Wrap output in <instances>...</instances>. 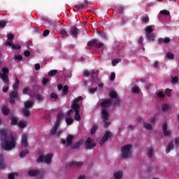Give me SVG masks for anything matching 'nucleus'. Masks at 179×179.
<instances>
[{"mask_svg":"<svg viewBox=\"0 0 179 179\" xmlns=\"http://www.w3.org/2000/svg\"><path fill=\"white\" fill-rule=\"evenodd\" d=\"M143 23H149V17H143Z\"/></svg>","mask_w":179,"mask_h":179,"instance_id":"obj_57","label":"nucleus"},{"mask_svg":"<svg viewBox=\"0 0 179 179\" xmlns=\"http://www.w3.org/2000/svg\"><path fill=\"white\" fill-rule=\"evenodd\" d=\"M83 166V162H76V161H71L66 164V167H80Z\"/></svg>","mask_w":179,"mask_h":179,"instance_id":"obj_16","label":"nucleus"},{"mask_svg":"<svg viewBox=\"0 0 179 179\" xmlns=\"http://www.w3.org/2000/svg\"><path fill=\"white\" fill-rule=\"evenodd\" d=\"M35 98L38 101H43V96H41L40 94H36L35 95Z\"/></svg>","mask_w":179,"mask_h":179,"instance_id":"obj_41","label":"nucleus"},{"mask_svg":"<svg viewBox=\"0 0 179 179\" xmlns=\"http://www.w3.org/2000/svg\"><path fill=\"white\" fill-rule=\"evenodd\" d=\"M69 90V88L68 87V85H65L63 88V94H67Z\"/></svg>","mask_w":179,"mask_h":179,"instance_id":"obj_49","label":"nucleus"},{"mask_svg":"<svg viewBox=\"0 0 179 179\" xmlns=\"http://www.w3.org/2000/svg\"><path fill=\"white\" fill-rule=\"evenodd\" d=\"M162 130H163V132H164V134L165 135V136H170V135H171V132L170 131L167 130V123L166 122L163 123Z\"/></svg>","mask_w":179,"mask_h":179,"instance_id":"obj_19","label":"nucleus"},{"mask_svg":"<svg viewBox=\"0 0 179 179\" xmlns=\"http://www.w3.org/2000/svg\"><path fill=\"white\" fill-rule=\"evenodd\" d=\"M50 98L51 99H55L57 100V99H58V94H57L55 92H52L50 94Z\"/></svg>","mask_w":179,"mask_h":179,"instance_id":"obj_52","label":"nucleus"},{"mask_svg":"<svg viewBox=\"0 0 179 179\" xmlns=\"http://www.w3.org/2000/svg\"><path fill=\"white\" fill-rule=\"evenodd\" d=\"M83 145V140H80L75 143L72 146L71 149H79L80 145Z\"/></svg>","mask_w":179,"mask_h":179,"instance_id":"obj_23","label":"nucleus"},{"mask_svg":"<svg viewBox=\"0 0 179 179\" xmlns=\"http://www.w3.org/2000/svg\"><path fill=\"white\" fill-rule=\"evenodd\" d=\"M59 124H57L55 123L54 127L51 129L50 134V135H52V136H54V135H58V136H59V135H61V134H62V130L59 129L58 130V127H59Z\"/></svg>","mask_w":179,"mask_h":179,"instance_id":"obj_13","label":"nucleus"},{"mask_svg":"<svg viewBox=\"0 0 179 179\" xmlns=\"http://www.w3.org/2000/svg\"><path fill=\"white\" fill-rule=\"evenodd\" d=\"M113 106L116 107H120V97L115 99Z\"/></svg>","mask_w":179,"mask_h":179,"instance_id":"obj_38","label":"nucleus"},{"mask_svg":"<svg viewBox=\"0 0 179 179\" xmlns=\"http://www.w3.org/2000/svg\"><path fill=\"white\" fill-rule=\"evenodd\" d=\"M96 92H97V87L90 89V93H91V94H93L96 93Z\"/></svg>","mask_w":179,"mask_h":179,"instance_id":"obj_54","label":"nucleus"},{"mask_svg":"<svg viewBox=\"0 0 179 179\" xmlns=\"http://www.w3.org/2000/svg\"><path fill=\"white\" fill-rule=\"evenodd\" d=\"M18 127L19 128H26V127H27V123H26V122H23V121H21L20 122H18Z\"/></svg>","mask_w":179,"mask_h":179,"instance_id":"obj_37","label":"nucleus"},{"mask_svg":"<svg viewBox=\"0 0 179 179\" xmlns=\"http://www.w3.org/2000/svg\"><path fill=\"white\" fill-rule=\"evenodd\" d=\"M161 15H164L165 16H169L170 15V11L167 10H162L160 11Z\"/></svg>","mask_w":179,"mask_h":179,"instance_id":"obj_42","label":"nucleus"},{"mask_svg":"<svg viewBox=\"0 0 179 179\" xmlns=\"http://www.w3.org/2000/svg\"><path fill=\"white\" fill-rule=\"evenodd\" d=\"M114 178L121 179L122 178V171H117L114 173Z\"/></svg>","mask_w":179,"mask_h":179,"instance_id":"obj_32","label":"nucleus"},{"mask_svg":"<svg viewBox=\"0 0 179 179\" xmlns=\"http://www.w3.org/2000/svg\"><path fill=\"white\" fill-rule=\"evenodd\" d=\"M133 93H136V94H139V87H134L132 89Z\"/></svg>","mask_w":179,"mask_h":179,"instance_id":"obj_50","label":"nucleus"},{"mask_svg":"<svg viewBox=\"0 0 179 179\" xmlns=\"http://www.w3.org/2000/svg\"><path fill=\"white\" fill-rule=\"evenodd\" d=\"M28 176L29 177H37L36 179L44 178V175L38 169H31L28 171Z\"/></svg>","mask_w":179,"mask_h":179,"instance_id":"obj_8","label":"nucleus"},{"mask_svg":"<svg viewBox=\"0 0 179 179\" xmlns=\"http://www.w3.org/2000/svg\"><path fill=\"white\" fill-rule=\"evenodd\" d=\"M99 129V125L94 124L92 128H91V134L92 135H94L96 134V131Z\"/></svg>","mask_w":179,"mask_h":179,"instance_id":"obj_35","label":"nucleus"},{"mask_svg":"<svg viewBox=\"0 0 179 179\" xmlns=\"http://www.w3.org/2000/svg\"><path fill=\"white\" fill-rule=\"evenodd\" d=\"M132 150V144H127L121 148L122 159H128L131 157V150Z\"/></svg>","mask_w":179,"mask_h":179,"instance_id":"obj_5","label":"nucleus"},{"mask_svg":"<svg viewBox=\"0 0 179 179\" xmlns=\"http://www.w3.org/2000/svg\"><path fill=\"white\" fill-rule=\"evenodd\" d=\"M1 111L3 114V115H9V113H10V110L6 106H3L1 108Z\"/></svg>","mask_w":179,"mask_h":179,"instance_id":"obj_28","label":"nucleus"},{"mask_svg":"<svg viewBox=\"0 0 179 179\" xmlns=\"http://www.w3.org/2000/svg\"><path fill=\"white\" fill-rule=\"evenodd\" d=\"M169 108H170V105H169V103H165L162 104L161 110L163 113H166V111H168Z\"/></svg>","mask_w":179,"mask_h":179,"instance_id":"obj_26","label":"nucleus"},{"mask_svg":"<svg viewBox=\"0 0 179 179\" xmlns=\"http://www.w3.org/2000/svg\"><path fill=\"white\" fill-rule=\"evenodd\" d=\"M21 111L24 117H26L27 118H29V117H30V110H29L28 108H23Z\"/></svg>","mask_w":179,"mask_h":179,"instance_id":"obj_25","label":"nucleus"},{"mask_svg":"<svg viewBox=\"0 0 179 179\" xmlns=\"http://www.w3.org/2000/svg\"><path fill=\"white\" fill-rule=\"evenodd\" d=\"M110 79V80H114V79H115V73H111Z\"/></svg>","mask_w":179,"mask_h":179,"instance_id":"obj_63","label":"nucleus"},{"mask_svg":"<svg viewBox=\"0 0 179 179\" xmlns=\"http://www.w3.org/2000/svg\"><path fill=\"white\" fill-rule=\"evenodd\" d=\"M8 179H15V173H10L8 174Z\"/></svg>","mask_w":179,"mask_h":179,"instance_id":"obj_60","label":"nucleus"},{"mask_svg":"<svg viewBox=\"0 0 179 179\" xmlns=\"http://www.w3.org/2000/svg\"><path fill=\"white\" fill-rule=\"evenodd\" d=\"M48 34H50V30H48V29L45 30L43 33V37H47V36H48Z\"/></svg>","mask_w":179,"mask_h":179,"instance_id":"obj_56","label":"nucleus"},{"mask_svg":"<svg viewBox=\"0 0 179 179\" xmlns=\"http://www.w3.org/2000/svg\"><path fill=\"white\" fill-rule=\"evenodd\" d=\"M27 138H29V136L27 135V134L24 133L22 135L21 146H23V148H27L29 146V141H27Z\"/></svg>","mask_w":179,"mask_h":179,"instance_id":"obj_15","label":"nucleus"},{"mask_svg":"<svg viewBox=\"0 0 179 179\" xmlns=\"http://www.w3.org/2000/svg\"><path fill=\"white\" fill-rule=\"evenodd\" d=\"M73 118L72 117H66V123L67 124L68 126L69 125H72V124H73Z\"/></svg>","mask_w":179,"mask_h":179,"instance_id":"obj_36","label":"nucleus"},{"mask_svg":"<svg viewBox=\"0 0 179 179\" xmlns=\"http://www.w3.org/2000/svg\"><path fill=\"white\" fill-rule=\"evenodd\" d=\"M56 73H58L57 70H51L49 71L48 75L50 76H55Z\"/></svg>","mask_w":179,"mask_h":179,"instance_id":"obj_40","label":"nucleus"},{"mask_svg":"<svg viewBox=\"0 0 179 179\" xmlns=\"http://www.w3.org/2000/svg\"><path fill=\"white\" fill-rule=\"evenodd\" d=\"M173 149H174V144L173 142H170L166 148V153H170V151L173 150Z\"/></svg>","mask_w":179,"mask_h":179,"instance_id":"obj_31","label":"nucleus"},{"mask_svg":"<svg viewBox=\"0 0 179 179\" xmlns=\"http://www.w3.org/2000/svg\"><path fill=\"white\" fill-rule=\"evenodd\" d=\"M83 99V97L80 96L74 99L73 101V103L71 104V108H73V110L75 111L74 120L76 121H80V120L82 119V117H80V114H79L80 111V105L78 103V101H80Z\"/></svg>","mask_w":179,"mask_h":179,"instance_id":"obj_3","label":"nucleus"},{"mask_svg":"<svg viewBox=\"0 0 179 179\" xmlns=\"http://www.w3.org/2000/svg\"><path fill=\"white\" fill-rule=\"evenodd\" d=\"M19 85H20V81L19 80V78H16V81L13 85V90H17V89H19Z\"/></svg>","mask_w":179,"mask_h":179,"instance_id":"obj_29","label":"nucleus"},{"mask_svg":"<svg viewBox=\"0 0 179 179\" xmlns=\"http://www.w3.org/2000/svg\"><path fill=\"white\" fill-rule=\"evenodd\" d=\"M62 143L63 145L66 144V148L71 146V145L73 143V136L71 134H69L68 136L66 137V140L62 138Z\"/></svg>","mask_w":179,"mask_h":179,"instance_id":"obj_11","label":"nucleus"},{"mask_svg":"<svg viewBox=\"0 0 179 179\" xmlns=\"http://www.w3.org/2000/svg\"><path fill=\"white\" fill-rule=\"evenodd\" d=\"M112 103V99H104L100 103V106L102 108L101 110V118L104 123V128H108L109 125H111V122L108 121V120H110V113H108L106 108L111 107Z\"/></svg>","mask_w":179,"mask_h":179,"instance_id":"obj_2","label":"nucleus"},{"mask_svg":"<svg viewBox=\"0 0 179 179\" xmlns=\"http://www.w3.org/2000/svg\"><path fill=\"white\" fill-rule=\"evenodd\" d=\"M93 148H96V143L93 141L92 138H87L85 142V148L86 149H93Z\"/></svg>","mask_w":179,"mask_h":179,"instance_id":"obj_14","label":"nucleus"},{"mask_svg":"<svg viewBox=\"0 0 179 179\" xmlns=\"http://www.w3.org/2000/svg\"><path fill=\"white\" fill-rule=\"evenodd\" d=\"M1 72L3 73H0V78L1 80H3V82L6 83V85H9V77L8 76V75L9 74V69L6 67H3L1 69Z\"/></svg>","mask_w":179,"mask_h":179,"instance_id":"obj_6","label":"nucleus"},{"mask_svg":"<svg viewBox=\"0 0 179 179\" xmlns=\"http://www.w3.org/2000/svg\"><path fill=\"white\" fill-rule=\"evenodd\" d=\"M171 40L169 37H165L164 38H160L158 39V44L160 45L161 44H163L164 43L165 44H169L170 43Z\"/></svg>","mask_w":179,"mask_h":179,"instance_id":"obj_21","label":"nucleus"},{"mask_svg":"<svg viewBox=\"0 0 179 179\" xmlns=\"http://www.w3.org/2000/svg\"><path fill=\"white\" fill-rule=\"evenodd\" d=\"M18 94H19L17 92V91H12L9 94V103L11 104H15V99H17Z\"/></svg>","mask_w":179,"mask_h":179,"instance_id":"obj_17","label":"nucleus"},{"mask_svg":"<svg viewBox=\"0 0 179 179\" xmlns=\"http://www.w3.org/2000/svg\"><path fill=\"white\" fill-rule=\"evenodd\" d=\"M8 40H13L15 38V36L12 34H9L7 35Z\"/></svg>","mask_w":179,"mask_h":179,"instance_id":"obj_55","label":"nucleus"},{"mask_svg":"<svg viewBox=\"0 0 179 179\" xmlns=\"http://www.w3.org/2000/svg\"><path fill=\"white\" fill-rule=\"evenodd\" d=\"M6 26V22L0 21V29H3Z\"/></svg>","mask_w":179,"mask_h":179,"instance_id":"obj_51","label":"nucleus"},{"mask_svg":"<svg viewBox=\"0 0 179 179\" xmlns=\"http://www.w3.org/2000/svg\"><path fill=\"white\" fill-rule=\"evenodd\" d=\"M14 59H16L17 61H22L23 59V56L20 55H15L14 56Z\"/></svg>","mask_w":179,"mask_h":179,"instance_id":"obj_44","label":"nucleus"},{"mask_svg":"<svg viewBox=\"0 0 179 179\" xmlns=\"http://www.w3.org/2000/svg\"><path fill=\"white\" fill-rule=\"evenodd\" d=\"M157 96L159 97V99H164V94H163V92H158Z\"/></svg>","mask_w":179,"mask_h":179,"instance_id":"obj_59","label":"nucleus"},{"mask_svg":"<svg viewBox=\"0 0 179 179\" xmlns=\"http://www.w3.org/2000/svg\"><path fill=\"white\" fill-rule=\"evenodd\" d=\"M20 48H21V46L19 44H13L12 45V49L13 50H20Z\"/></svg>","mask_w":179,"mask_h":179,"instance_id":"obj_47","label":"nucleus"},{"mask_svg":"<svg viewBox=\"0 0 179 179\" xmlns=\"http://www.w3.org/2000/svg\"><path fill=\"white\" fill-rule=\"evenodd\" d=\"M171 83H173V85L178 83V77L176 76V77L172 78Z\"/></svg>","mask_w":179,"mask_h":179,"instance_id":"obj_46","label":"nucleus"},{"mask_svg":"<svg viewBox=\"0 0 179 179\" xmlns=\"http://www.w3.org/2000/svg\"><path fill=\"white\" fill-rule=\"evenodd\" d=\"M5 167H6V165L3 162V155L0 154V169H3Z\"/></svg>","mask_w":179,"mask_h":179,"instance_id":"obj_27","label":"nucleus"},{"mask_svg":"<svg viewBox=\"0 0 179 179\" xmlns=\"http://www.w3.org/2000/svg\"><path fill=\"white\" fill-rule=\"evenodd\" d=\"M143 127L145 128L147 131H152V124H150V123L144 122Z\"/></svg>","mask_w":179,"mask_h":179,"instance_id":"obj_34","label":"nucleus"},{"mask_svg":"<svg viewBox=\"0 0 179 179\" xmlns=\"http://www.w3.org/2000/svg\"><path fill=\"white\" fill-rule=\"evenodd\" d=\"M148 155L149 157H153V148H150L148 150Z\"/></svg>","mask_w":179,"mask_h":179,"instance_id":"obj_43","label":"nucleus"},{"mask_svg":"<svg viewBox=\"0 0 179 179\" xmlns=\"http://www.w3.org/2000/svg\"><path fill=\"white\" fill-rule=\"evenodd\" d=\"M48 82H50V79L43 78V81H42V83H43V85H47V83H48Z\"/></svg>","mask_w":179,"mask_h":179,"instance_id":"obj_58","label":"nucleus"},{"mask_svg":"<svg viewBox=\"0 0 179 179\" xmlns=\"http://www.w3.org/2000/svg\"><path fill=\"white\" fill-rule=\"evenodd\" d=\"M165 94H166V96L168 97H170V96H171V91L170 89H166L165 91Z\"/></svg>","mask_w":179,"mask_h":179,"instance_id":"obj_53","label":"nucleus"},{"mask_svg":"<svg viewBox=\"0 0 179 179\" xmlns=\"http://www.w3.org/2000/svg\"><path fill=\"white\" fill-rule=\"evenodd\" d=\"M23 93L24 94H27V93H29V87H27L24 89Z\"/></svg>","mask_w":179,"mask_h":179,"instance_id":"obj_64","label":"nucleus"},{"mask_svg":"<svg viewBox=\"0 0 179 179\" xmlns=\"http://www.w3.org/2000/svg\"><path fill=\"white\" fill-rule=\"evenodd\" d=\"M73 111H75V110H73V108L70 109L69 110L67 111V113H66V116L67 117H71V115L72 113H73Z\"/></svg>","mask_w":179,"mask_h":179,"instance_id":"obj_48","label":"nucleus"},{"mask_svg":"<svg viewBox=\"0 0 179 179\" xmlns=\"http://www.w3.org/2000/svg\"><path fill=\"white\" fill-rule=\"evenodd\" d=\"M33 104H34V101L28 100L24 103V108H31L33 107Z\"/></svg>","mask_w":179,"mask_h":179,"instance_id":"obj_24","label":"nucleus"},{"mask_svg":"<svg viewBox=\"0 0 179 179\" xmlns=\"http://www.w3.org/2000/svg\"><path fill=\"white\" fill-rule=\"evenodd\" d=\"M6 129L0 130V136L1 141V148L4 150H12L16 146V138L13 134H7Z\"/></svg>","mask_w":179,"mask_h":179,"instance_id":"obj_1","label":"nucleus"},{"mask_svg":"<svg viewBox=\"0 0 179 179\" xmlns=\"http://www.w3.org/2000/svg\"><path fill=\"white\" fill-rule=\"evenodd\" d=\"M29 153H30V151L29 150H22L20 153V157L23 159L24 156H27V155H29Z\"/></svg>","mask_w":179,"mask_h":179,"instance_id":"obj_30","label":"nucleus"},{"mask_svg":"<svg viewBox=\"0 0 179 179\" xmlns=\"http://www.w3.org/2000/svg\"><path fill=\"white\" fill-rule=\"evenodd\" d=\"M121 62V59H115L112 61V64L113 66H115L117 64Z\"/></svg>","mask_w":179,"mask_h":179,"instance_id":"obj_39","label":"nucleus"},{"mask_svg":"<svg viewBox=\"0 0 179 179\" xmlns=\"http://www.w3.org/2000/svg\"><path fill=\"white\" fill-rule=\"evenodd\" d=\"M10 124L11 125H18L19 124V119L17 118V117L12 115L10 117Z\"/></svg>","mask_w":179,"mask_h":179,"instance_id":"obj_22","label":"nucleus"},{"mask_svg":"<svg viewBox=\"0 0 179 179\" xmlns=\"http://www.w3.org/2000/svg\"><path fill=\"white\" fill-rule=\"evenodd\" d=\"M66 34L73 36V37L76 38L78 37V34H79V29H78L76 26H73L70 28L69 31H66Z\"/></svg>","mask_w":179,"mask_h":179,"instance_id":"obj_12","label":"nucleus"},{"mask_svg":"<svg viewBox=\"0 0 179 179\" xmlns=\"http://www.w3.org/2000/svg\"><path fill=\"white\" fill-rule=\"evenodd\" d=\"M145 36L149 40V41H155L156 38V35L153 33V28L152 26H147L145 28Z\"/></svg>","mask_w":179,"mask_h":179,"instance_id":"obj_7","label":"nucleus"},{"mask_svg":"<svg viewBox=\"0 0 179 179\" xmlns=\"http://www.w3.org/2000/svg\"><path fill=\"white\" fill-rule=\"evenodd\" d=\"M38 155H39L36 159L38 163H45L46 164H50V163L52 162V157L54 156L52 154L50 153L44 156L41 154V152L39 151Z\"/></svg>","mask_w":179,"mask_h":179,"instance_id":"obj_4","label":"nucleus"},{"mask_svg":"<svg viewBox=\"0 0 179 179\" xmlns=\"http://www.w3.org/2000/svg\"><path fill=\"white\" fill-rule=\"evenodd\" d=\"M166 57L169 59H174V54H173L171 52H167Z\"/></svg>","mask_w":179,"mask_h":179,"instance_id":"obj_45","label":"nucleus"},{"mask_svg":"<svg viewBox=\"0 0 179 179\" xmlns=\"http://www.w3.org/2000/svg\"><path fill=\"white\" fill-rule=\"evenodd\" d=\"M104 43L97 41V39H93L87 43V47H95V48H101Z\"/></svg>","mask_w":179,"mask_h":179,"instance_id":"obj_10","label":"nucleus"},{"mask_svg":"<svg viewBox=\"0 0 179 179\" xmlns=\"http://www.w3.org/2000/svg\"><path fill=\"white\" fill-rule=\"evenodd\" d=\"M62 118H64V113H62V112H59L57 116V121L55 124L57 125H61V121H62Z\"/></svg>","mask_w":179,"mask_h":179,"instance_id":"obj_20","label":"nucleus"},{"mask_svg":"<svg viewBox=\"0 0 179 179\" xmlns=\"http://www.w3.org/2000/svg\"><path fill=\"white\" fill-rule=\"evenodd\" d=\"M111 138H113V133L110 131H106L101 140L99 141V145L103 146V145H104L108 139H111Z\"/></svg>","mask_w":179,"mask_h":179,"instance_id":"obj_9","label":"nucleus"},{"mask_svg":"<svg viewBox=\"0 0 179 179\" xmlns=\"http://www.w3.org/2000/svg\"><path fill=\"white\" fill-rule=\"evenodd\" d=\"M88 3H89V1L87 0H85L80 4L76 5V8H77V9H78V10H83V9H85V8H86V6H87Z\"/></svg>","mask_w":179,"mask_h":179,"instance_id":"obj_18","label":"nucleus"},{"mask_svg":"<svg viewBox=\"0 0 179 179\" xmlns=\"http://www.w3.org/2000/svg\"><path fill=\"white\" fill-rule=\"evenodd\" d=\"M138 44L142 45L143 44V36H140L138 39Z\"/></svg>","mask_w":179,"mask_h":179,"instance_id":"obj_62","label":"nucleus"},{"mask_svg":"<svg viewBox=\"0 0 179 179\" xmlns=\"http://www.w3.org/2000/svg\"><path fill=\"white\" fill-rule=\"evenodd\" d=\"M24 57H30V51L29 50H25L24 52Z\"/></svg>","mask_w":179,"mask_h":179,"instance_id":"obj_61","label":"nucleus"},{"mask_svg":"<svg viewBox=\"0 0 179 179\" xmlns=\"http://www.w3.org/2000/svg\"><path fill=\"white\" fill-rule=\"evenodd\" d=\"M110 99H117L118 98V95H117V92H115V90H112L110 92Z\"/></svg>","mask_w":179,"mask_h":179,"instance_id":"obj_33","label":"nucleus"}]
</instances>
